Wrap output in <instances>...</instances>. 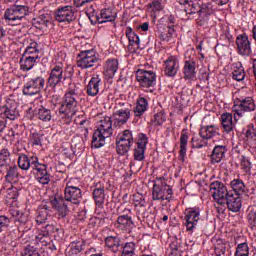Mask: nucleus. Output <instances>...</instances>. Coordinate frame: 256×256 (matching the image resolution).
I'll list each match as a JSON object with an SVG mask.
<instances>
[{"mask_svg":"<svg viewBox=\"0 0 256 256\" xmlns=\"http://www.w3.org/2000/svg\"><path fill=\"white\" fill-rule=\"evenodd\" d=\"M133 143H135V141L131 130H124L122 133H119L116 138V149L118 155H125L126 153H129V149H131Z\"/></svg>","mask_w":256,"mask_h":256,"instance_id":"obj_7","label":"nucleus"},{"mask_svg":"<svg viewBox=\"0 0 256 256\" xmlns=\"http://www.w3.org/2000/svg\"><path fill=\"white\" fill-rule=\"evenodd\" d=\"M199 219H201V210L199 208L188 210L185 215L187 231H193L195 226L199 223Z\"/></svg>","mask_w":256,"mask_h":256,"instance_id":"obj_17","label":"nucleus"},{"mask_svg":"<svg viewBox=\"0 0 256 256\" xmlns=\"http://www.w3.org/2000/svg\"><path fill=\"white\" fill-rule=\"evenodd\" d=\"M78 57L77 67H80V69H90V67H95L99 61L93 50L83 51Z\"/></svg>","mask_w":256,"mask_h":256,"instance_id":"obj_13","label":"nucleus"},{"mask_svg":"<svg viewBox=\"0 0 256 256\" xmlns=\"http://www.w3.org/2000/svg\"><path fill=\"white\" fill-rule=\"evenodd\" d=\"M255 109V100H253L251 97L238 99V101L232 107L235 119H237V116L243 117L244 113H251V111H255Z\"/></svg>","mask_w":256,"mask_h":256,"instance_id":"obj_9","label":"nucleus"},{"mask_svg":"<svg viewBox=\"0 0 256 256\" xmlns=\"http://www.w3.org/2000/svg\"><path fill=\"white\" fill-rule=\"evenodd\" d=\"M99 87H101V77L95 74L90 79L86 87L87 95H89L90 97H95L96 95L99 94Z\"/></svg>","mask_w":256,"mask_h":256,"instance_id":"obj_23","label":"nucleus"},{"mask_svg":"<svg viewBox=\"0 0 256 256\" xmlns=\"http://www.w3.org/2000/svg\"><path fill=\"white\" fill-rule=\"evenodd\" d=\"M147 100L145 98H139L137 100L136 107L134 108L135 117H141L145 111H147L148 107Z\"/></svg>","mask_w":256,"mask_h":256,"instance_id":"obj_42","label":"nucleus"},{"mask_svg":"<svg viewBox=\"0 0 256 256\" xmlns=\"http://www.w3.org/2000/svg\"><path fill=\"white\" fill-rule=\"evenodd\" d=\"M11 163V154L9 153L8 149H2L0 151V166L7 167Z\"/></svg>","mask_w":256,"mask_h":256,"instance_id":"obj_47","label":"nucleus"},{"mask_svg":"<svg viewBox=\"0 0 256 256\" xmlns=\"http://www.w3.org/2000/svg\"><path fill=\"white\" fill-rule=\"evenodd\" d=\"M32 173L42 185H47L49 181H51L49 173L47 172V166L39 163V158L35 156H32Z\"/></svg>","mask_w":256,"mask_h":256,"instance_id":"obj_11","label":"nucleus"},{"mask_svg":"<svg viewBox=\"0 0 256 256\" xmlns=\"http://www.w3.org/2000/svg\"><path fill=\"white\" fill-rule=\"evenodd\" d=\"M51 210H49L48 205H43L38 208L36 215V223L37 225H45L47 223V219H49V214Z\"/></svg>","mask_w":256,"mask_h":256,"instance_id":"obj_30","label":"nucleus"},{"mask_svg":"<svg viewBox=\"0 0 256 256\" xmlns=\"http://www.w3.org/2000/svg\"><path fill=\"white\" fill-rule=\"evenodd\" d=\"M207 139L200 137H193L192 138V147H194V149H201V147H205V145H207Z\"/></svg>","mask_w":256,"mask_h":256,"instance_id":"obj_53","label":"nucleus"},{"mask_svg":"<svg viewBox=\"0 0 256 256\" xmlns=\"http://www.w3.org/2000/svg\"><path fill=\"white\" fill-rule=\"evenodd\" d=\"M217 131H219V128L215 125L202 126L199 135L202 139H211L214 135H217Z\"/></svg>","mask_w":256,"mask_h":256,"instance_id":"obj_33","label":"nucleus"},{"mask_svg":"<svg viewBox=\"0 0 256 256\" xmlns=\"http://www.w3.org/2000/svg\"><path fill=\"white\" fill-rule=\"evenodd\" d=\"M37 117L38 119H40V121H44V122L51 121V117H52L51 110L45 107H41L40 109H38Z\"/></svg>","mask_w":256,"mask_h":256,"instance_id":"obj_48","label":"nucleus"},{"mask_svg":"<svg viewBox=\"0 0 256 256\" xmlns=\"http://www.w3.org/2000/svg\"><path fill=\"white\" fill-rule=\"evenodd\" d=\"M79 111V95L75 90H69L64 95L63 101L59 108V115L65 125H69L73 121V117Z\"/></svg>","mask_w":256,"mask_h":256,"instance_id":"obj_1","label":"nucleus"},{"mask_svg":"<svg viewBox=\"0 0 256 256\" xmlns=\"http://www.w3.org/2000/svg\"><path fill=\"white\" fill-rule=\"evenodd\" d=\"M113 135V120L111 117L102 118L98 124L97 129L92 136V147L100 149L105 145V139H109Z\"/></svg>","mask_w":256,"mask_h":256,"instance_id":"obj_2","label":"nucleus"},{"mask_svg":"<svg viewBox=\"0 0 256 256\" xmlns=\"http://www.w3.org/2000/svg\"><path fill=\"white\" fill-rule=\"evenodd\" d=\"M225 205H227L229 211H232V213H238L242 207L241 197L231 192L225 200Z\"/></svg>","mask_w":256,"mask_h":256,"instance_id":"obj_20","label":"nucleus"},{"mask_svg":"<svg viewBox=\"0 0 256 256\" xmlns=\"http://www.w3.org/2000/svg\"><path fill=\"white\" fill-rule=\"evenodd\" d=\"M27 15H29V6L13 5L5 10L4 19L8 25L15 27L21 25V21H24Z\"/></svg>","mask_w":256,"mask_h":256,"instance_id":"obj_4","label":"nucleus"},{"mask_svg":"<svg viewBox=\"0 0 256 256\" xmlns=\"http://www.w3.org/2000/svg\"><path fill=\"white\" fill-rule=\"evenodd\" d=\"M69 249L72 255H79L82 251L86 253H95L94 248H89V244L83 239H78L70 243Z\"/></svg>","mask_w":256,"mask_h":256,"instance_id":"obj_19","label":"nucleus"},{"mask_svg":"<svg viewBox=\"0 0 256 256\" xmlns=\"http://www.w3.org/2000/svg\"><path fill=\"white\" fill-rule=\"evenodd\" d=\"M93 199L97 205V207H103L105 203V188L104 187H97L93 190Z\"/></svg>","mask_w":256,"mask_h":256,"instance_id":"obj_35","label":"nucleus"},{"mask_svg":"<svg viewBox=\"0 0 256 256\" xmlns=\"http://www.w3.org/2000/svg\"><path fill=\"white\" fill-rule=\"evenodd\" d=\"M0 117H3L6 121H15L19 117V111H17V106L13 104H7L0 108Z\"/></svg>","mask_w":256,"mask_h":256,"instance_id":"obj_21","label":"nucleus"},{"mask_svg":"<svg viewBox=\"0 0 256 256\" xmlns=\"http://www.w3.org/2000/svg\"><path fill=\"white\" fill-rule=\"evenodd\" d=\"M133 255H135V243L128 242L125 244L123 248L122 256H133Z\"/></svg>","mask_w":256,"mask_h":256,"instance_id":"obj_50","label":"nucleus"},{"mask_svg":"<svg viewBox=\"0 0 256 256\" xmlns=\"http://www.w3.org/2000/svg\"><path fill=\"white\" fill-rule=\"evenodd\" d=\"M247 220L249 223V227L251 229H256V211L255 210H250L248 215H247Z\"/></svg>","mask_w":256,"mask_h":256,"instance_id":"obj_56","label":"nucleus"},{"mask_svg":"<svg viewBox=\"0 0 256 256\" xmlns=\"http://www.w3.org/2000/svg\"><path fill=\"white\" fill-rule=\"evenodd\" d=\"M55 231H59V228H55L52 224H46L40 229V233L36 235V239L40 243H45V239H47L51 233H55Z\"/></svg>","mask_w":256,"mask_h":256,"instance_id":"obj_29","label":"nucleus"},{"mask_svg":"<svg viewBox=\"0 0 256 256\" xmlns=\"http://www.w3.org/2000/svg\"><path fill=\"white\" fill-rule=\"evenodd\" d=\"M53 207H55V209L57 211H59L61 217H65V215H67V211H68V207L67 204L65 203V199L63 198H55L52 202Z\"/></svg>","mask_w":256,"mask_h":256,"instance_id":"obj_38","label":"nucleus"},{"mask_svg":"<svg viewBox=\"0 0 256 256\" xmlns=\"http://www.w3.org/2000/svg\"><path fill=\"white\" fill-rule=\"evenodd\" d=\"M240 165L245 173H249V171H251V162L249 161V158L241 156Z\"/></svg>","mask_w":256,"mask_h":256,"instance_id":"obj_57","label":"nucleus"},{"mask_svg":"<svg viewBox=\"0 0 256 256\" xmlns=\"http://www.w3.org/2000/svg\"><path fill=\"white\" fill-rule=\"evenodd\" d=\"M11 225V219L7 216H0V233Z\"/></svg>","mask_w":256,"mask_h":256,"instance_id":"obj_58","label":"nucleus"},{"mask_svg":"<svg viewBox=\"0 0 256 256\" xmlns=\"http://www.w3.org/2000/svg\"><path fill=\"white\" fill-rule=\"evenodd\" d=\"M6 169V181L8 183H13V181H17L19 179V168L16 165L8 164L4 166Z\"/></svg>","mask_w":256,"mask_h":256,"instance_id":"obj_32","label":"nucleus"},{"mask_svg":"<svg viewBox=\"0 0 256 256\" xmlns=\"http://www.w3.org/2000/svg\"><path fill=\"white\" fill-rule=\"evenodd\" d=\"M131 118V108L129 105L122 103L116 107V111L113 112L110 119H112V123L114 127H123Z\"/></svg>","mask_w":256,"mask_h":256,"instance_id":"obj_8","label":"nucleus"},{"mask_svg":"<svg viewBox=\"0 0 256 256\" xmlns=\"http://www.w3.org/2000/svg\"><path fill=\"white\" fill-rule=\"evenodd\" d=\"M16 226L18 227L19 233H27V231H31L33 224L27 220V217L23 214L15 220Z\"/></svg>","mask_w":256,"mask_h":256,"instance_id":"obj_31","label":"nucleus"},{"mask_svg":"<svg viewBox=\"0 0 256 256\" xmlns=\"http://www.w3.org/2000/svg\"><path fill=\"white\" fill-rule=\"evenodd\" d=\"M23 95L33 96L41 93L45 87V79L42 76H34L31 73L24 75Z\"/></svg>","mask_w":256,"mask_h":256,"instance_id":"obj_6","label":"nucleus"},{"mask_svg":"<svg viewBox=\"0 0 256 256\" xmlns=\"http://www.w3.org/2000/svg\"><path fill=\"white\" fill-rule=\"evenodd\" d=\"M37 55L25 56L24 59L20 60V69L22 71H31L32 67H35L37 62Z\"/></svg>","mask_w":256,"mask_h":256,"instance_id":"obj_34","label":"nucleus"},{"mask_svg":"<svg viewBox=\"0 0 256 256\" xmlns=\"http://www.w3.org/2000/svg\"><path fill=\"white\" fill-rule=\"evenodd\" d=\"M232 79H235V81H243L245 79V69H243V65L240 62L236 63V67L232 72Z\"/></svg>","mask_w":256,"mask_h":256,"instance_id":"obj_46","label":"nucleus"},{"mask_svg":"<svg viewBox=\"0 0 256 256\" xmlns=\"http://www.w3.org/2000/svg\"><path fill=\"white\" fill-rule=\"evenodd\" d=\"M65 79H67V76L63 74V66L56 65L50 72L48 84L50 87H55L56 85H61Z\"/></svg>","mask_w":256,"mask_h":256,"instance_id":"obj_16","label":"nucleus"},{"mask_svg":"<svg viewBox=\"0 0 256 256\" xmlns=\"http://www.w3.org/2000/svg\"><path fill=\"white\" fill-rule=\"evenodd\" d=\"M245 135L247 139H253V137L256 136L255 129H253V127L251 126H248V129L246 130Z\"/></svg>","mask_w":256,"mask_h":256,"instance_id":"obj_63","label":"nucleus"},{"mask_svg":"<svg viewBox=\"0 0 256 256\" xmlns=\"http://www.w3.org/2000/svg\"><path fill=\"white\" fill-rule=\"evenodd\" d=\"M225 153H227L226 146H215L210 155L211 163H221V161H223V157H225Z\"/></svg>","mask_w":256,"mask_h":256,"instance_id":"obj_28","label":"nucleus"},{"mask_svg":"<svg viewBox=\"0 0 256 256\" xmlns=\"http://www.w3.org/2000/svg\"><path fill=\"white\" fill-rule=\"evenodd\" d=\"M117 223L120 229H131V227H133V219L127 214L119 216Z\"/></svg>","mask_w":256,"mask_h":256,"instance_id":"obj_41","label":"nucleus"},{"mask_svg":"<svg viewBox=\"0 0 256 256\" xmlns=\"http://www.w3.org/2000/svg\"><path fill=\"white\" fill-rule=\"evenodd\" d=\"M22 256H41L39 251L35 249V246L27 245L23 252L21 253Z\"/></svg>","mask_w":256,"mask_h":256,"instance_id":"obj_52","label":"nucleus"},{"mask_svg":"<svg viewBox=\"0 0 256 256\" xmlns=\"http://www.w3.org/2000/svg\"><path fill=\"white\" fill-rule=\"evenodd\" d=\"M226 251H227V248L225 247V244L215 246V253L217 256L225 255Z\"/></svg>","mask_w":256,"mask_h":256,"instance_id":"obj_60","label":"nucleus"},{"mask_svg":"<svg viewBox=\"0 0 256 256\" xmlns=\"http://www.w3.org/2000/svg\"><path fill=\"white\" fill-rule=\"evenodd\" d=\"M189 141V135L185 130L182 131L180 137V158L181 161H185V155H187V142Z\"/></svg>","mask_w":256,"mask_h":256,"instance_id":"obj_39","label":"nucleus"},{"mask_svg":"<svg viewBox=\"0 0 256 256\" xmlns=\"http://www.w3.org/2000/svg\"><path fill=\"white\" fill-rule=\"evenodd\" d=\"M180 5H184V11L187 15L198 13L199 17L196 20L197 25L205 27L209 23V16L213 14V10L207 6L199 5L193 0H179Z\"/></svg>","mask_w":256,"mask_h":256,"instance_id":"obj_3","label":"nucleus"},{"mask_svg":"<svg viewBox=\"0 0 256 256\" xmlns=\"http://www.w3.org/2000/svg\"><path fill=\"white\" fill-rule=\"evenodd\" d=\"M31 143L32 145H41V136L39 134H32Z\"/></svg>","mask_w":256,"mask_h":256,"instance_id":"obj_62","label":"nucleus"},{"mask_svg":"<svg viewBox=\"0 0 256 256\" xmlns=\"http://www.w3.org/2000/svg\"><path fill=\"white\" fill-rule=\"evenodd\" d=\"M33 165V157H30L22 154L18 157V167L22 169V171H29L32 169Z\"/></svg>","mask_w":256,"mask_h":256,"instance_id":"obj_36","label":"nucleus"},{"mask_svg":"<svg viewBox=\"0 0 256 256\" xmlns=\"http://www.w3.org/2000/svg\"><path fill=\"white\" fill-rule=\"evenodd\" d=\"M173 197V188L167 184V181L161 177L156 178L152 188L153 201H171Z\"/></svg>","mask_w":256,"mask_h":256,"instance_id":"obj_5","label":"nucleus"},{"mask_svg":"<svg viewBox=\"0 0 256 256\" xmlns=\"http://www.w3.org/2000/svg\"><path fill=\"white\" fill-rule=\"evenodd\" d=\"M179 71V60L175 57H170L165 61L164 73L167 77H175Z\"/></svg>","mask_w":256,"mask_h":256,"instance_id":"obj_22","label":"nucleus"},{"mask_svg":"<svg viewBox=\"0 0 256 256\" xmlns=\"http://www.w3.org/2000/svg\"><path fill=\"white\" fill-rule=\"evenodd\" d=\"M147 143H149V138H147V135L143 133L138 134L137 147L147 149Z\"/></svg>","mask_w":256,"mask_h":256,"instance_id":"obj_54","label":"nucleus"},{"mask_svg":"<svg viewBox=\"0 0 256 256\" xmlns=\"http://www.w3.org/2000/svg\"><path fill=\"white\" fill-rule=\"evenodd\" d=\"M95 0H74V5L77 8L85 7V5H89V3H93Z\"/></svg>","mask_w":256,"mask_h":256,"instance_id":"obj_61","label":"nucleus"},{"mask_svg":"<svg viewBox=\"0 0 256 256\" xmlns=\"http://www.w3.org/2000/svg\"><path fill=\"white\" fill-rule=\"evenodd\" d=\"M119 69V60L113 58L106 61L104 65V75L108 77V79H113L115 77V73H117Z\"/></svg>","mask_w":256,"mask_h":256,"instance_id":"obj_24","label":"nucleus"},{"mask_svg":"<svg viewBox=\"0 0 256 256\" xmlns=\"http://www.w3.org/2000/svg\"><path fill=\"white\" fill-rule=\"evenodd\" d=\"M165 121H166L165 114H163V112H158L154 116L153 124L154 125H163V123H165Z\"/></svg>","mask_w":256,"mask_h":256,"instance_id":"obj_59","label":"nucleus"},{"mask_svg":"<svg viewBox=\"0 0 256 256\" xmlns=\"http://www.w3.org/2000/svg\"><path fill=\"white\" fill-rule=\"evenodd\" d=\"M145 148L135 147L134 149V161H143L145 159Z\"/></svg>","mask_w":256,"mask_h":256,"instance_id":"obj_55","label":"nucleus"},{"mask_svg":"<svg viewBox=\"0 0 256 256\" xmlns=\"http://www.w3.org/2000/svg\"><path fill=\"white\" fill-rule=\"evenodd\" d=\"M55 19L59 23H71L75 19V12L73 6L60 7L55 11Z\"/></svg>","mask_w":256,"mask_h":256,"instance_id":"obj_15","label":"nucleus"},{"mask_svg":"<svg viewBox=\"0 0 256 256\" xmlns=\"http://www.w3.org/2000/svg\"><path fill=\"white\" fill-rule=\"evenodd\" d=\"M136 81H138L140 87L149 89V87H154L157 75L153 71L139 69L136 71Z\"/></svg>","mask_w":256,"mask_h":256,"instance_id":"obj_12","label":"nucleus"},{"mask_svg":"<svg viewBox=\"0 0 256 256\" xmlns=\"http://www.w3.org/2000/svg\"><path fill=\"white\" fill-rule=\"evenodd\" d=\"M222 129L224 133H231L235 129V123H233V114L223 113L220 117Z\"/></svg>","mask_w":256,"mask_h":256,"instance_id":"obj_26","label":"nucleus"},{"mask_svg":"<svg viewBox=\"0 0 256 256\" xmlns=\"http://www.w3.org/2000/svg\"><path fill=\"white\" fill-rule=\"evenodd\" d=\"M148 9L152 11V13H158L159 11H163V0H153L148 4Z\"/></svg>","mask_w":256,"mask_h":256,"instance_id":"obj_49","label":"nucleus"},{"mask_svg":"<svg viewBox=\"0 0 256 256\" xmlns=\"http://www.w3.org/2000/svg\"><path fill=\"white\" fill-rule=\"evenodd\" d=\"M195 69H196L195 60L193 59L186 60L183 68L184 79L188 81L195 79V76L197 75V71Z\"/></svg>","mask_w":256,"mask_h":256,"instance_id":"obj_25","label":"nucleus"},{"mask_svg":"<svg viewBox=\"0 0 256 256\" xmlns=\"http://www.w3.org/2000/svg\"><path fill=\"white\" fill-rule=\"evenodd\" d=\"M105 244L108 249L113 251V253H117L119 251V247H121V240H119V237L108 236L105 239Z\"/></svg>","mask_w":256,"mask_h":256,"instance_id":"obj_37","label":"nucleus"},{"mask_svg":"<svg viewBox=\"0 0 256 256\" xmlns=\"http://www.w3.org/2000/svg\"><path fill=\"white\" fill-rule=\"evenodd\" d=\"M64 199L65 201L73 203V205H79L81 199H83V193L79 187H75L71 185V182H68L64 189Z\"/></svg>","mask_w":256,"mask_h":256,"instance_id":"obj_14","label":"nucleus"},{"mask_svg":"<svg viewBox=\"0 0 256 256\" xmlns=\"http://www.w3.org/2000/svg\"><path fill=\"white\" fill-rule=\"evenodd\" d=\"M236 45L239 55H242L243 57H249V55H251V42L249 41V37H247V35L243 34L238 36L236 38Z\"/></svg>","mask_w":256,"mask_h":256,"instance_id":"obj_18","label":"nucleus"},{"mask_svg":"<svg viewBox=\"0 0 256 256\" xmlns=\"http://www.w3.org/2000/svg\"><path fill=\"white\" fill-rule=\"evenodd\" d=\"M51 22V15L45 13L33 19L35 27H47Z\"/></svg>","mask_w":256,"mask_h":256,"instance_id":"obj_43","label":"nucleus"},{"mask_svg":"<svg viewBox=\"0 0 256 256\" xmlns=\"http://www.w3.org/2000/svg\"><path fill=\"white\" fill-rule=\"evenodd\" d=\"M235 255H246L249 256V245L247 242L238 244Z\"/></svg>","mask_w":256,"mask_h":256,"instance_id":"obj_51","label":"nucleus"},{"mask_svg":"<svg viewBox=\"0 0 256 256\" xmlns=\"http://www.w3.org/2000/svg\"><path fill=\"white\" fill-rule=\"evenodd\" d=\"M126 37L129 41L128 51H130L131 53H134L136 49H139V43H140L139 36L135 34V32H133L131 28H127Z\"/></svg>","mask_w":256,"mask_h":256,"instance_id":"obj_27","label":"nucleus"},{"mask_svg":"<svg viewBox=\"0 0 256 256\" xmlns=\"http://www.w3.org/2000/svg\"><path fill=\"white\" fill-rule=\"evenodd\" d=\"M32 47H28L26 49V52H25V55H33V53H36L37 52V49H35V47H37V43H33L31 44Z\"/></svg>","mask_w":256,"mask_h":256,"instance_id":"obj_64","label":"nucleus"},{"mask_svg":"<svg viewBox=\"0 0 256 256\" xmlns=\"http://www.w3.org/2000/svg\"><path fill=\"white\" fill-rule=\"evenodd\" d=\"M159 31L161 41H171L173 34L175 33L173 26H168L166 28L159 27Z\"/></svg>","mask_w":256,"mask_h":256,"instance_id":"obj_44","label":"nucleus"},{"mask_svg":"<svg viewBox=\"0 0 256 256\" xmlns=\"http://www.w3.org/2000/svg\"><path fill=\"white\" fill-rule=\"evenodd\" d=\"M230 186L236 195H243L245 192L246 186L243 180L241 179H234L230 182Z\"/></svg>","mask_w":256,"mask_h":256,"instance_id":"obj_45","label":"nucleus"},{"mask_svg":"<svg viewBox=\"0 0 256 256\" xmlns=\"http://www.w3.org/2000/svg\"><path fill=\"white\" fill-rule=\"evenodd\" d=\"M96 21L98 23H108L111 21H115V15L113 14V12H111V10L103 9L100 12V16L96 17Z\"/></svg>","mask_w":256,"mask_h":256,"instance_id":"obj_40","label":"nucleus"},{"mask_svg":"<svg viewBox=\"0 0 256 256\" xmlns=\"http://www.w3.org/2000/svg\"><path fill=\"white\" fill-rule=\"evenodd\" d=\"M210 193L218 205H225V200L232 192H229L223 183L216 181L210 184Z\"/></svg>","mask_w":256,"mask_h":256,"instance_id":"obj_10","label":"nucleus"}]
</instances>
